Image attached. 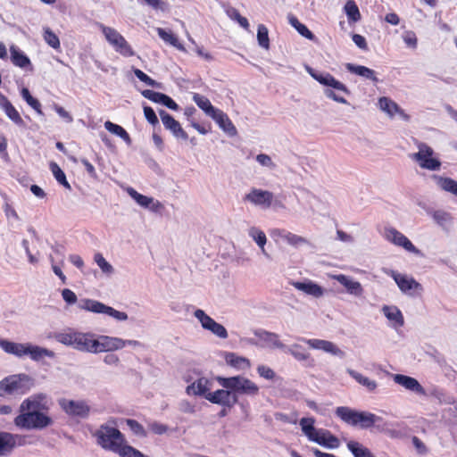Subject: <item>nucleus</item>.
Masks as SVG:
<instances>
[{"mask_svg": "<svg viewBox=\"0 0 457 457\" xmlns=\"http://www.w3.org/2000/svg\"><path fill=\"white\" fill-rule=\"evenodd\" d=\"M50 404L46 395L34 394L24 399L19 408L20 413L13 424L21 429L41 430L53 424L49 415Z\"/></svg>", "mask_w": 457, "mask_h": 457, "instance_id": "nucleus-1", "label": "nucleus"}, {"mask_svg": "<svg viewBox=\"0 0 457 457\" xmlns=\"http://www.w3.org/2000/svg\"><path fill=\"white\" fill-rule=\"evenodd\" d=\"M116 425V420L110 419L93 433V436L103 449L117 453L120 457H127L129 453H133V446L128 445L124 434L115 428Z\"/></svg>", "mask_w": 457, "mask_h": 457, "instance_id": "nucleus-2", "label": "nucleus"}, {"mask_svg": "<svg viewBox=\"0 0 457 457\" xmlns=\"http://www.w3.org/2000/svg\"><path fill=\"white\" fill-rule=\"evenodd\" d=\"M306 71L316 81H318L321 85L330 87L336 89L337 92H341L346 96H349L351 94L348 87L339 80L336 79L330 73L320 72L311 67H307ZM325 96L337 103L347 104L346 99L343 96H341L339 93L333 91L332 89H326Z\"/></svg>", "mask_w": 457, "mask_h": 457, "instance_id": "nucleus-3", "label": "nucleus"}, {"mask_svg": "<svg viewBox=\"0 0 457 457\" xmlns=\"http://www.w3.org/2000/svg\"><path fill=\"white\" fill-rule=\"evenodd\" d=\"M34 385V379L28 374L10 375L0 381V396L23 395L29 392Z\"/></svg>", "mask_w": 457, "mask_h": 457, "instance_id": "nucleus-4", "label": "nucleus"}, {"mask_svg": "<svg viewBox=\"0 0 457 457\" xmlns=\"http://www.w3.org/2000/svg\"><path fill=\"white\" fill-rule=\"evenodd\" d=\"M336 415L345 423L351 426H360L367 429L381 420L380 417L368 411H359L347 406H339L336 409Z\"/></svg>", "mask_w": 457, "mask_h": 457, "instance_id": "nucleus-5", "label": "nucleus"}, {"mask_svg": "<svg viewBox=\"0 0 457 457\" xmlns=\"http://www.w3.org/2000/svg\"><path fill=\"white\" fill-rule=\"evenodd\" d=\"M220 385L235 394L254 396L259 394V386L249 378L235 376L230 378H220Z\"/></svg>", "mask_w": 457, "mask_h": 457, "instance_id": "nucleus-6", "label": "nucleus"}, {"mask_svg": "<svg viewBox=\"0 0 457 457\" xmlns=\"http://www.w3.org/2000/svg\"><path fill=\"white\" fill-rule=\"evenodd\" d=\"M79 308L94 313L106 314L117 320H128V314L126 312L117 311L111 306L105 305L104 303L93 299H81L79 303Z\"/></svg>", "mask_w": 457, "mask_h": 457, "instance_id": "nucleus-7", "label": "nucleus"}, {"mask_svg": "<svg viewBox=\"0 0 457 457\" xmlns=\"http://www.w3.org/2000/svg\"><path fill=\"white\" fill-rule=\"evenodd\" d=\"M101 28L106 40L113 46L116 52L125 57H130L135 54L131 46L115 29L104 25Z\"/></svg>", "mask_w": 457, "mask_h": 457, "instance_id": "nucleus-8", "label": "nucleus"}, {"mask_svg": "<svg viewBox=\"0 0 457 457\" xmlns=\"http://www.w3.org/2000/svg\"><path fill=\"white\" fill-rule=\"evenodd\" d=\"M418 148L419 152L413 154L411 158L417 161L421 168L429 170H437L440 169L441 162L436 158H433L434 151L429 145L420 143Z\"/></svg>", "mask_w": 457, "mask_h": 457, "instance_id": "nucleus-9", "label": "nucleus"}, {"mask_svg": "<svg viewBox=\"0 0 457 457\" xmlns=\"http://www.w3.org/2000/svg\"><path fill=\"white\" fill-rule=\"evenodd\" d=\"M58 403L62 410L69 416L86 418L90 411V407L84 401L62 398L60 399Z\"/></svg>", "mask_w": 457, "mask_h": 457, "instance_id": "nucleus-10", "label": "nucleus"}, {"mask_svg": "<svg viewBox=\"0 0 457 457\" xmlns=\"http://www.w3.org/2000/svg\"><path fill=\"white\" fill-rule=\"evenodd\" d=\"M244 200L263 209H268L272 205L274 195L268 190L252 188L251 191L245 195Z\"/></svg>", "mask_w": 457, "mask_h": 457, "instance_id": "nucleus-11", "label": "nucleus"}, {"mask_svg": "<svg viewBox=\"0 0 457 457\" xmlns=\"http://www.w3.org/2000/svg\"><path fill=\"white\" fill-rule=\"evenodd\" d=\"M392 278L404 294L413 295L415 292L420 293L423 290L422 286L411 277L393 271Z\"/></svg>", "mask_w": 457, "mask_h": 457, "instance_id": "nucleus-12", "label": "nucleus"}, {"mask_svg": "<svg viewBox=\"0 0 457 457\" xmlns=\"http://www.w3.org/2000/svg\"><path fill=\"white\" fill-rule=\"evenodd\" d=\"M206 400L212 403L220 404L223 407L231 408L237 403V397L236 395H232V391L218 389L213 393H210L206 395Z\"/></svg>", "mask_w": 457, "mask_h": 457, "instance_id": "nucleus-13", "label": "nucleus"}, {"mask_svg": "<svg viewBox=\"0 0 457 457\" xmlns=\"http://www.w3.org/2000/svg\"><path fill=\"white\" fill-rule=\"evenodd\" d=\"M386 237L394 245L401 246L408 252L420 253V250L416 248L407 237L394 228L386 230Z\"/></svg>", "mask_w": 457, "mask_h": 457, "instance_id": "nucleus-14", "label": "nucleus"}, {"mask_svg": "<svg viewBox=\"0 0 457 457\" xmlns=\"http://www.w3.org/2000/svg\"><path fill=\"white\" fill-rule=\"evenodd\" d=\"M162 122L166 129H169L176 137L184 140L188 138L187 133L182 129L180 123L164 110L159 112Z\"/></svg>", "mask_w": 457, "mask_h": 457, "instance_id": "nucleus-15", "label": "nucleus"}, {"mask_svg": "<svg viewBox=\"0 0 457 457\" xmlns=\"http://www.w3.org/2000/svg\"><path fill=\"white\" fill-rule=\"evenodd\" d=\"M74 348L81 352L94 353H96V346L98 345L96 339L94 338V335L89 333L77 332V336L74 338Z\"/></svg>", "mask_w": 457, "mask_h": 457, "instance_id": "nucleus-16", "label": "nucleus"}, {"mask_svg": "<svg viewBox=\"0 0 457 457\" xmlns=\"http://www.w3.org/2000/svg\"><path fill=\"white\" fill-rule=\"evenodd\" d=\"M10 54L11 62L14 66L25 71H33L30 59L17 46L12 45L10 46Z\"/></svg>", "mask_w": 457, "mask_h": 457, "instance_id": "nucleus-17", "label": "nucleus"}, {"mask_svg": "<svg viewBox=\"0 0 457 457\" xmlns=\"http://www.w3.org/2000/svg\"><path fill=\"white\" fill-rule=\"evenodd\" d=\"M96 342L98 344V345L96 346V348H97L96 353L119 350L126 345V342L121 338L108 336H101L99 339H96Z\"/></svg>", "mask_w": 457, "mask_h": 457, "instance_id": "nucleus-18", "label": "nucleus"}, {"mask_svg": "<svg viewBox=\"0 0 457 457\" xmlns=\"http://www.w3.org/2000/svg\"><path fill=\"white\" fill-rule=\"evenodd\" d=\"M212 383L206 378H200L187 386V394L189 395H200L206 399V395L210 394Z\"/></svg>", "mask_w": 457, "mask_h": 457, "instance_id": "nucleus-19", "label": "nucleus"}, {"mask_svg": "<svg viewBox=\"0 0 457 457\" xmlns=\"http://www.w3.org/2000/svg\"><path fill=\"white\" fill-rule=\"evenodd\" d=\"M0 107L4 110L6 116L16 125L23 126L24 120L20 115L19 112L9 101V99L3 94L0 93Z\"/></svg>", "mask_w": 457, "mask_h": 457, "instance_id": "nucleus-20", "label": "nucleus"}, {"mask_svg": "<svg viewBox=\"0 0 457 457\" xmlns=\"http://www.w3.org/2000/svg\"><path fill=\"white\" fill-rule=\"evenodd\" d=\"M394 380L395 383L403 386L408 390L415 392L419 395L426 394L424 387L414 378L406 375L397 374L395 376Z\"/></svg>", "mask_w": 457, "mask_h": 457, "instance_id": "nucleus-21", "label": "nucleus"}, {"mask_svg": "<svg viewBox=\"0 0 457 457\" xmlns=\"http://www.w3.org/2000/svg\"><path fill=\"white\" fill-rule=\"evenodd\" d=\"M19 435L9 432H0V456H6L12 452L16 446V440Z\"/></svg>", "mask_w": 457, "mask_h": 457, "instance_id": "nucleus-22", "label": "nucleus"}, {"mask_svg": "<svg viewBox=\"0 0 457 457\" xmlns=\"http://www.w3.org/2000/svg\"><path fill=\"white\" fill-rule=\"evenodd\" d=\"M378 104L380 109L386 112L389 116L393 117L395 114H399L404 119H408V115L404 113V111L393 100L388 97L382 96L378 99Z\"/></svg>", "mask_w": 457, "mask_h": 457, "instance_id": "nucleus-23", "label": "nucleus"}, {"mask_svg": "<svg viewBox=\"0 0 457 457\" xmlns=\"http://www.w3.org/2000/svg\"><path fill=\"white\" fill-rule=\"evenodd\" d=\"M211 117L217 122L220 128L228 135L234 136L237 134L236 127L223 111L218 109Z\"/></svg>", "mask_w": 457, "mask_h": 457, "instance_id": "nucleus-24", "label": "nucleus"}, {"mask_svg": "<svg viewBox=\"0 0 457 457\" xmlns=\"http://www.w3.org/2000/svg\"><path fill=\"white\" fill-rule=\"evenodd\" d=\"M307 345L313 348L323 350L324 352L330 353L334 355H342L343 352L332 342L322 339H307Z\"/></svg>", "mask_w": 457, "mask_h": 457, "instance_id": "nucleus-25", "label": "nucleus"}, {"mask_svg": "<svg viewBox=\"0 0 457 457\" xmlns=\"http://www.w3.org/2000/svg\"><path fill=\"white\" fill-rule=\"evenodd\" d=\"M293 286L300 290L305 293L306 295L314 296V297H320L324 294V289L318 284L308 280L306 282H294Z\"/></svg>", "mask_w": 457, "mask_h": 457, "instance_id": "nucleus-26", "label": "nucleus"}, {"mask_svg": "<svg viewBox=\"0 0 457 457\" xmlns=\"http://www.w3.org/2000/svg\"><path fill=\"white\" fill-rule=\"evenodd\" d=\"M346 70L355 75L363 77L367 79L371 80L374 83H377L378 81V79L376 76L375 71L372 69H370L363 65H356L353 63H346L345 64Z\"/></svg>", "mask_w": 457, "mask_h": 457, "instance_id": "nucleus-27", "label": "nucleus"}, {"mask_svg": "<svg viewBox=\"0 0 457 457\" xmlns=\"http://www.w3.org/2000/svg\"><path fill=\"white\" fill-rule=\"evenodd\" d=\"M335 279L344 286L347 292L351 295H361L363 292L362 287L360 282L350 279L346 275H336Z\"/></svg>", "mask_w": 457, "mask_h": 457, "instance_id": "nucleus-28", "label": "nucleus"}, {"mask_svg": "<svg viewBox=\"0 0 457 457\" xmlns=\"http://www.w3.org/2000/svg\"><path fill=\"white\" fill-rule=\"evenodd\" d=\"M26 345L27 344L14 343L4 339L0 340V346L5 353L18 357L26 355Z\"/></svg>", "mask_w": 457, "mask_h": 457, "instance_id": "nucleus-29", "label": "nucleus"}, {"mask_svg": "<svg viewBox=\"0 0 457 457\" xmlns=\"http://www.w3.org/2000/svg\"><path fill=\"white\" fill-rule=\"evenodd\" d=\"M315 420L313 418H302L300 426L307 437L315 443H320L318 439L320 433L314 428Z\"/></svg>", "mask_w": 457, "mask_h": 457, "instance_id": "nucleus-30", "label": "nucleus"}, {"mask_svg": "<svg viewBox=\"0 0 457 457\" xmlns=\"http://www.w3.org/2000/svg\"><path fill=\"white\" fill-rule=\"evenodd\" d=\"M26 355H29V357L33 361H39L43 359L44 357H53L54 353L48 349L39 347L37 345H31L29 344H27L26 345Z\"/></svg>", "mask_w": 457, "mask_h": 457, "instance_id": "nucleus-31", "label": "nucleus"}, {"mask_svg": "<svg viewBox=\"0 0 457 457\" xmlns=\"http://www.w3.org/2000/svg\"><path fill=\"white\" fill-rule=\"evenodd\" d=\"M193 101L210 117L218 110L212 104L211 101L206 96L198 93H194Z\"/></svg>", "mask_w": 457, "mask_h": 457, "instance_id": "nucleus-32", "label": "nucleus"}, {"mask_svg": "<svg viewBox=\"0 0 457 457\" xmlns=\"http://www.w3.org/2000/svg\"><path fill=\"white\" fill-rule=\"evenodd\" d=\"M437 186L445 192H450L457 196V181L451 178L434 175Z\"/></svg>", "mask_w": 457, "mask_h": 457, "instance_id": "nucleus-33", "label": "nucleus"}, {"mask_svg": "<svg viewBox=\"0 0 457 457\" xmlns=\"http://www.w3.org/2000/svg\"><path fill=\"white\" fill-rule=\"evenodd\" d=\"M346 446L354 457H375L370 449L359 442L350 440L347 442Z\"/></svg>", "mask_w": 457, "mask_h": 457, "instance_id": "nucleus-34", "label": "nucleus"}, {"mask_svg": "<svg viewBox=\"0 0 457 457\" xmlns=\"http://www.w3.org/2000/svg\"><path fill=\"white\" fill-rule=\"evenodd\" d=\"M344 11L350 23H355L361 18L359 7L354 0H348L345 4Z\"/></svg>", "mask_w": 457, "mask_h": 457, "instance_id": "nucleus-35", "label": "nucleus"}, {"mask_svg": "<svg viewBox=\"0 0 457 457\" xmlns=\"http://www.w3.org/2000/svg\"><path fill=\"white\" fill-rule=\"evenodd\" d=\"M104 128L107 129L110 133L114 134L118 137H120L124 142L127 144L131 143V138L129 133L123 129L121 126L115 124L110 120H107L104 122Z\"/></svg>", "mask_w": 457, "mask_h": 457, "instance_id": "nucleus-36", "label": "nucleus"}, {"mask_svg": "<svg viewBox=\"0 0 457 457\" xmlns=\"http://www.w3.org/2000/svg\"><path fill=\"white\" fill-rule=\"evenodd\" d=\"M348 374L359 384L365 386L370 392H373L377 388V382L363 376L361 373L353 370H348Z\"/></svg>", "mask_w": 457, "mask_h": 457, "instance_id": "nucleus-37", "label": "nucleus"}, {"mask_svg": "<svg viewBox=\"0 0 457 457\" xmlns=\"http://www.w3.org/2000/svg\"><path fill=\"white\" fill-rule=\"evenodd\" d=\"M383 312L385 316L394 321L398 326L403 325V317L401 311L395 306H384Z\"/></svg>", "mask_w": 457, "mask_h": 457, "instance_id": "nucleus-38", "label": "nucleus"}, {"mask_svg": "<svg viewBox=\"0 0 457 457\" xmlns=\"http://www.w3.org/2000/svg\"><path fill=\"white\" fill-rule=\"evenodd\" d=\"M157 34L164 42L179 49L182 48V46L179 43V38L171 30H166L164 29L158 28Z\"/></svg>", "mask_w": 457, "mask_h": 457, "instance_id": "nucleus-39", "label": "nucleus"}, {"mask_svg": "<svg viewBox=\"0 0 457 457\" xmlns=\"http://www.w3.org/2000/svg\"><path fill=\"white\" fill-rule=\"evenodd\" d=\"M49 168L57 182L64 187L71 189V185L66 179V175L60 166L56 162H51Z\"/></svg>", "mask_w": 457, "mask_h": 457, "instance_id": "nucleus-40", "label": "nucleus"}, {"mask_svg": "<svg viewBox=\"0 0 457 457\" xmlns=\"http://www.w3.org/2000/svg\"><path fill=\"white\" fill-rule=\"evenodd\" d=\"M21 95L22 98L26 101V103L38 114L43 115L41 104L40 102L33 97L27 87H23L21 91Z\"/></svg>", "mask_w": 457, "mask_h": 457, "instance_id": "nucleus-41", "label": "nucleus"}, {"mask_svg": "<svg viewBox=\"0 0 457 457\" xmlns=\"http://www.w3.org/2000/svg\"><path fill=\"white\" fill-rule=\"evenodd\" d=\"M289 21H290V24L297 30V32L301 36H303L310 40L315 39L314 34L304 24L300 22L296 17H294V16L291 17L289 19Z\"/></svg>", "mask_w": 457, "mask_h": 457, "instance_id": "nucleus-42", "label": "nucleus"}, {"mask_svg": "<svg viewBox=\"0 0 457 457\" xmlns=\"http://www.w3.org/2000/svg\"><path fill=\"white\" fill-rule=\"evenodd\" d=\"M226 361L231 366H234L238 369L242 368H249L250 361L248 359L237 355L236 353H228L226 357Z\"/></svg>", "mask_w": 457, "mask_h": 457, "instance_id": "nucleus-43", "label": "nucleus"}, {"mask_svg": "<svg viewBox=\"0 0 457 457\" xmlns=\"http://www.w3.org/2000/svg\"><path fill=\"white\" fill-rule=\"evenodd\" d=\"M318 439L320 442H323V443H318L319 445H323V446L336 448V447H338V445H339L338 439L335 436L330 434V432H328V431L322 432L321 435H319Z\"/></svg>", "mask_w": 457, "mask_h": 457, "instance_id": "nucleus-44", "label": "nucleus"}, {"mask_svg": "<svg viewBox=\"0 0 457 457\" xmlns=\"http://www.w3.org/2000/svg\"><path fill=\"white\" fill-rule=\"evenodd\" d=\"M257 40L260 46L268 50L270 48V38L268 29L263 24H260L257 29Z\"/></svg>", "mask_w": 457, "mask_h": 457, "instance_id": "nucleus-45", "label": "nucleus"}, {"mask_svg": "<svg viewBox=\"0 0 457 457\" xmlns=\"http://www.w3.org/2000/svg\"><path fill=\"white\" fill-rule=\"evenodd\" d=\"M287 352L294 356L295 359L301 361H307L311 357L310 353L299 345H293L287 349Z\"/></svg>", "mask_w": 457, "mask_h": 457, "instance_id": "nucleus-46", "label": "nucleus"}, {"mask_svg": "<svg viewBox=\"0 0 457 457\" xmlns=\"http://www.w3.org/2000/svg\"><path fill=\"white\" fill-rule=\"evenodd\" d=\"M44 39L45 41L54 49L60 48V40L58 36L49 28L44 29Z\"/></svg>", "mask_w": 457, "mask_h": 457, "instance_id": "nucleus-47", "label": "nucleus"}, {"mask_svg": "<svg viewBox=\"0 0 457 457\" xmlns=\"http://www.w3.org/2000/svg\"><path fill=\"white\" fill-rule=\"evenodd\" d=\"M126 424L133 432L134 435L145 437L147 436L146 430L145 428L136 420L127 419L125 420Z\"/></svg>", "mask_w": 457, "mask_h": 457, "instance_id": "nucleus-48", "label": "nucleus"}, {"mask_svg": "<svg viewBox=\"0 0 457 457\" xmlns=\"http://www.w3.org/2000/svg\"><path fill=\"white\" fill-rule=\"evenodd\" d=\"M227 13L230 19L237 21L242 28H244L245 29H249L248 20L245 17H243L237 9L229 8L227 11Z\"/></svg>", "mask_w": 457, "mask_h": 457, "instance_id": "nucleus-49", "label": "nucleus"}, {"mask_svg": "<svg viewBox=\"0 0 457 457\" xmlns=\"http://www.w3.org/2000/svg\"><path fill=\"white\" fill-rule=\"evenodd\" d=\"M194 316L199 320L203 328L208 329L210 326L215 321L212 317L207 315L204 311L197 309L194 312Z\"/></svg>", "mask_w": 457, "mask_h": 457, "instance_id": "nucleus-50", "label": "nucleus"}, {"mask_svg": "<svg viewBox=\"0 0 457 457\" xmlns=\"http://www.w3.org/2000/svg\"><path fill=\"white\" fill-rule=\"evenodd\" d=\"M128 193L139 205L143 207H148L153 201L151 197L139 194L132 187L128 189Z\"/></svg>", "mask_w": 457, "mask_h": 457, "instance_id": "nucleus-51", "label": "nucleus"}, {"mask_svg": "<svg viewBox=\"0 0 457 457\" xmlns=\"http://www.w3.org/2000/svg\"><path fill=\"white\" fill-rule=\"evenodd\" d=\"M282 237L286 240L289 245L294 246H298L303 244H307L308 241L306 238L300 237L298 235L293 234L291 232H286Z\"/></svg>", "mask_w": 457, "mask_h": 457, "instance_id": "nucleus-52", "label": "nucleus"}, {"mask_svg": "<svg viewBox=\"0 0 457 457\" xmlns=\"http://www.w3.org/2000/svg\"><path fill=\"white\" fill-rule=\"evenodd\" d=\"M77 336V332H71V333H58L55 335V339L65 345L68 346H74V338Z\"/></svg>", "mask_w": 457, "mask_h": 457, "instance_id": "nucleus-53", "label": "nucleus"}, {"mask_svg": "<svg viewBox=\"0 0 457 457\" xmlns=\"http://www.w3.org/2000/svg\"><path fill=\"white\" fill-rule=\"evenodd\" d=\"M432 218L440 226H445L452 220V216L450 213L445 211H435L432 213Z\"/></svg>", "mask_w": 457, "mask_h": 457, "instance_id": "nucleus-54", "label": "nucleus"}, {"mask_svg": "<svg viewBox=\"0 0 457 457\" xmlns=\"http://www.w3.org/2000/svg\"><path fill=\"white\" fill-rule=\"evenodd\" d=\"M211 331L213 335L217 336L220 338L225 339L228 337V331L225 327L216 321L212 323V326L207 329Z\"/></svg>", "mask_w": 457, "mask_h": 457, "instance_id": "nucleus-55", "label": "nucleus"}, {"mask_svg": "<svg viewBox=\"0 0 457 457\" xmlns=\"http://www.w3.org/2000/svg\"><path fill=\"white\" fill-rule=\"evenodd\" d=\"M142 96L154 103L162 104L165 94L145 89L142 91Z\"/></svg>", "mask_w": 457, "mask_h": 457, "instance_id": "nucleus-56", "label": "nucleus"}, {"mask_svg": "<svg viewBox=\"0 0 457 457\" xmlns=\"http://www.w3.org/2000/svg\"><path fill=\"white\" fill-rule=\"evenodd\" d=\"M250 235L253 237L257 245L263 249L264 245L266 244L267 241L265 233L260 229L252 228L250 231Z\"/></svg>", "mask_w": 457, "mask_h": 457, "instance_id": "nucleus-57", "label": "nucleus"}, {"mask_svg": "<svg viewBox=\"0 0 457 457\" xmlns=\"http://www.w3.org/2000/svg\"><path fill=\"white\" fill-rule=\"evenodd\" d=\"M134 74L135 76L142 82L145 83L146 85L150 87H155L157 85L156 81L150 78L147 74H145L144 71H142L139 69H134Z\"/></svg>", "mask_w": 457, "mask_h": 457, "instance_id": "nucleus-58", "label": "nucleus"}, {"mask_svg": "<svg viewBox=\"0 0 457 457\" xmlns=\"http://www.w3.org/2000/svg\"><path fill=\"white\" fill-rule=\"evenodd\" d=\"M94 259L104 272H111L112 270V265L106 262L101 253H96Z\"/></svg>", "mask_w": 457, "mask_h": 457, "instance_id": "nucleus-59", "label": "nucleus"}, {"mask_svg": "<svg viewBox=\"0 0 457 457\" xmlns=\"http://www.w3.org/2000/svg\"><path fill=\"white\" fill-rule=\"evenodd\" d=\"M144 114L147 121L155 126L159 123L158 118L154 111V109L150 106H145L144 107Z\"/></svg>", "mask_w": 457, "mask_h": 457, "instance_id": "nucleus-60", "label": "nucleus"}, {"mask_svg": "<svg viewBox=\"0 0 457 457\" xmlns=\"http://www.w3.org/2000/svg\"><path fill=\"white\" fill-rule=\"evenodd\" d=\"M149 427V429L154 433V434H156V435H162V434H165L169 428L167 425H164V424H162L160 422H152L148 425Z\"/></svg>", "mask_w": 457, "mask_h": 457, "instance_id": "nucleus-61", "label": "nucleus"}, {"mask_svg": "<svg viewBox=\"0 0 457 457\" xmlns=\"http://www.w3.org/2000/svg\"><path fill=\"white\" fill-rule=\"evenodd\" d=\"M257 370L259 375L266 379H273L275 378V372L270 367L262 365L258 367Z\"/></svg>", "mask_w": 457, "mask_h": 457, "instance_id": "nucleus-62", "label": "nucleus"}, {"mask_svg": "<svg viewBox=\"0 0 457 457\" xmlns=\"http://www.w3.org/2000/svg\"><path fill=\"white\" fill-rule=\"evenodd\" d=\"M62 296L63 300L69 304H73L77 302L76 294L69 288H65L62 290Z\"/></svg>", "mask_w": 457, "mask_h": 457, "instance_id": "nucleus-63", "label": "nucleus"}, {"mask_svg": "<svg viewBox=\"0 0 457 457\" xmlns=\"http://www.w3.org/2000/svg\"><path fill=\"white\" fill-rule=\"evenodd\" d=\"M403 41L410 47L415 48L417 46V37L412 31H408L403 35Z\"/></svg>", "mask_w": 457, "mask_h": 457, "instance_id": "nucleus-64", "label": "nucleus"}]
</instances>
